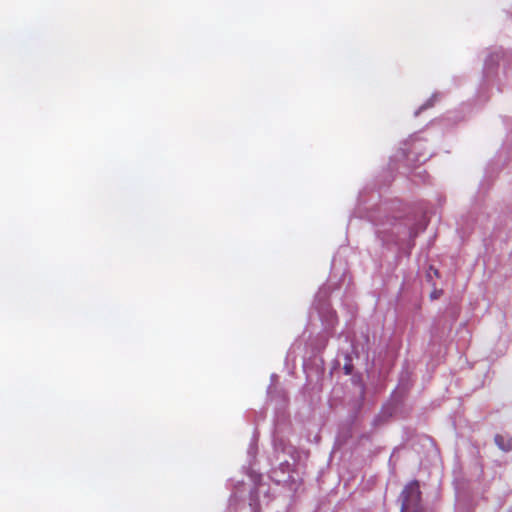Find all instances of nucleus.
<instances>
[{"label": "nucleus", "mask_w": 512, "mask_h": 512, "mask_svg": "<svg viewBox=\"0 0 512 512\" xmlns=\"http://www.w3.org/2000/svg\"><path fill=\"white\" fill-rule=\"evenodd\" d=\"M496 445L503 451L508 452L512 450V437H505L503 435L495 436Z\"/></svg>", "instance_id": "nucleus-2"}, {"label": "nucleus", "mask_w": 512, "mask_h": 512, "mask_svg": "<svg viewBox=\"0 0 512 512\" xmlns=\"http://www.w3.org/2000/svg\"><path fill=\"white\" fill-rule=\"evenodd\" d=\"M399 501L401 502L400 512H422L418 482L413 481L406 485Z\"/></svg>", "instance_id": "nucleus-1"}]
</instances>
